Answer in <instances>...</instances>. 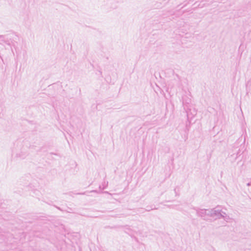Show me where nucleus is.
<instances>
[{
  "label": "nucleus",
  "mask_w": 251,
  "mask_h": 251,
  "mask_svg": "<svg viewBox=\"0 0 251 251\" xmlns=\"http://www.w3.org/2000/svg\"><path fill=\"white\" fill-rule=\"evenodd\" d=\"M10 39H9L7 36L6 35H0V44H2L3 43H5L8 45H10Z\"/></svg>",
  "instance_id": "nucleus-1"
}]
</instances>
